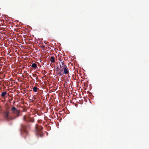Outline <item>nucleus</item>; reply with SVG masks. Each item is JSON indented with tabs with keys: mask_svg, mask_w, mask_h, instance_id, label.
Returning <instances> with one entry per match:
<instances>
[{
	"mask_svg": "<svg viewBox=\"0 0 149 149\" xmlns=\"http://www.w3.org/2000/svg\"><path fill=\"white\" fill-rule=\"evenodd\" d=\"M29 125L28 124H25L24 123H22L20 125V128L19 130L21 133L22 134L24 133L26 134H27L28 132L26 128L29 127Z\"/></svg>",
	"mask_w": 149,
	"mask_h": 149,
	"instance_id": "1",
	"label": "nucleus"
},
{
	"mask_svg": "<svg viewBox=\"0 0 149 149\" xmlns=\"http://www.w3.org/2000/svg\"><path fill=\"white\" fill-rule=\"evenodd\" d=\"M11 110L13 114H17V115L15 116L14 117V119L15 118L20 116L19 112L17 110V109L14 106H13L12 107L11 109Z\"/></svg>",
	"mask_w": 149,
	"mask_h": 149,
	"instance_id": "2",
	"label": "nucleus"
},
{
	"mask_svg": "<svg viewBox=\"0 0 149 149\" xmlns=\"http://www.w3.org/2000/svg\"><path fill=\"white\" fill-rule=\"evenodd\" d=\"M43 129L42 127L41 126H39L38 125L36 124V125L35 127V129L36 132L38 133L39 134L40 136H41V135L40 134V133L41 132V131Z\"/></svg>",
	"mask_w": 149,
	"mask_h": 149,
	"instance_id": "3",
	"label": "nucleus"
},
{
	"mask_svg": "<svg viewBox=\"0 0 149 149\" xmlns=\"http://www.w3.org/2000/svg\"><path fill=\"white\" fill-rule=\"evenodd\" d=\"M23 120L27 122H33L34 120L29 117H27L26 115L24 116Z\"/></svg>",
	"mask_w": 149,
	"mask_h": 149,
	"instance_id": "4",
	"label": "nucleus"
},
{
	"mask_svg": "<svg viewBox=\"0 0 149 149\" xmlns=\"http://www.w3.org/2000/svg\"><path fill=\"white\" fill-rule=\"evenodd\" d=\"M9 112L8 111H6L4 113V116L7 121H9L13 119V118L9 116Z\"/></svg>",
	"mask_w": 149,
	"mask_h": 149,
	"instance_id": "5",
	"label": "nucleus"
},
{
	"mask_svg": "<svg viewBox=\"0 0 149 149\" xmlns=\"http://www.w3.org/2000/svg\"><path fill=\"white\" fill-rule=\"evenodd\" d=\"M63 71L64 73L65 74H67L69 73V70L67 67H64Z\"/></svg>",
	"mask_w": 149,
	"mask_h": 149,
	"instance_id": "6",
	"label": "nucleus"
},
{
	"mask_svg": "<svg viewBox=\"0 0 149 149\" xmlns=\"http://www.w3.org/2000/svg\"><path fill=\"white\" fill-rule=\"evenodd\" d=\"M50 61L52 63L54 62L55 61L54 57L53 56H51L50 58Z\"/></svg>",
	"mask_w": 149,
	"mask_h": 149,
	"instance_id": "7",
	"label": "nucleus"
},
{
	"mask_svg": "<svg viewBox=\"0 0 149 149\" xmlns=\"http://www.w3.org/2000/svg\"><path fill=\"white\" fill-rule=\"evenodd\" d=\"M31 67L33 68H36L37 66V64L36 63H33Z\"/></svg>",
	"mask_w": 149,
	"mask_h": 149,
	"instance_id": "8",
	"label": "nucleus"
},
{
	"mask_svg": "<svg viewBox=\"0 0 149 149\" xmlns=\"http://www.w3.org/2000/svg\"><path fill=\"white\" fill-rule=\"evenodd\" d=\"M60 69L59 70H60L61 72H63L64 70V68L62 67V65H60Z\"/></svg>",
	"mask_w": 149,
	"mask_h": 149,
	"instance_id": "9",
	"label": "nucleus"
},
{
	"mask_svg": "<svg viewBox=\"0 0 149 149\" xmlns=\"http://www.w3.org/2000/svg\"><path fill=\"white\" fill-rule=\"evenodd\" d=\"M38 89V88L36 87H34L33 88V91L35 92H37Z\"/></svg>",
	"mask_w": 149,
	"mask_h": 149,
	"instance_id": "10",
	"label": "nucleus"
},
{
	"mask_svg": "<svg viewBox=\"0 0 149 149\" xmlns=\"http://www.w3.org/2000/svg\"><path fill=\"white\" fill-rule=\"evenodd\" d=\"M7 93L6 92H4L3 93H2L1 94V95L2 97H4L5 95Z\"/></svg>",
	"mask_w": 149,
	"mask_h": 149,
	"instance_id": "11",
	"label": "nucleus"
},
{
	"mask_svg": "<svg viewBox=\"0 0 149 149\" xmlns=\"http://www.w3.org/2000/svg\"><path fill=\"white\" fill-rule=\"evenodd\" d=\"M61 64H62V67L63 68H64V67H67L66 65L64 64V63L63 62H62Z\"/></svg>",
	"mask_w": 149,
	"mask_h": 149,
	"instance_id": "12",
	"label": "nucleus"
},
{
	"mask_svg": "<svg viewBox=\"0 0 149 149\" xmlns=\"http://www.w3.org/2000/svg\"><path fill=\"white\" fill-rule=\"evenodd\" d=\"M58 75L59 76H61L62 75V74L61 73H58Z\"/></svg>",
	"mask_w": 149,
	"mask_h": 149,
	"instance_id": "13",
	"label": "nucleus"
},
{
	"mask_svg": "<svg viewBox=\"0 0 149 149\" xmlns=\"http://www.w3.org/2000/svg\"><path fill=\"white\" fill-rule=\"evenodd\" d=\"M56 69V70H58V69H59V70H60L58 67Z\"/></svg>",
	"mask_w": 149,
	"mask_h": 149,
	"instance_id": "14",
	"label": "nucleus"
},
{
	"mask_svg": "<svg viewBox=\"0 0 149 149\" xmlns=\"http://www.w3.org/2000/svg\"><path fill=\"white\" fill-rule=\"evenodd\" d=\"M36 80H38V77H36Z\"/></svg>",
	"mask_w": 149,
	"mask_h": 149,
	"instance_id": "15",
	"label": "nucleus"
},
{
	"mask_svg": "<svg viewBox=\"0 0 149 149\" xmlns=\"http://www.w3.org/2000/svg\"><path fill=\"white\" fill-rule=\"evenodd\" d=\"M35 76H36V75H33V77H35Z\"/></svg>",
	"mask_w": 149,
	"mask_h": 149,
	"instance_id": "16",
	"label": "nucleus"
}]
</instances>
